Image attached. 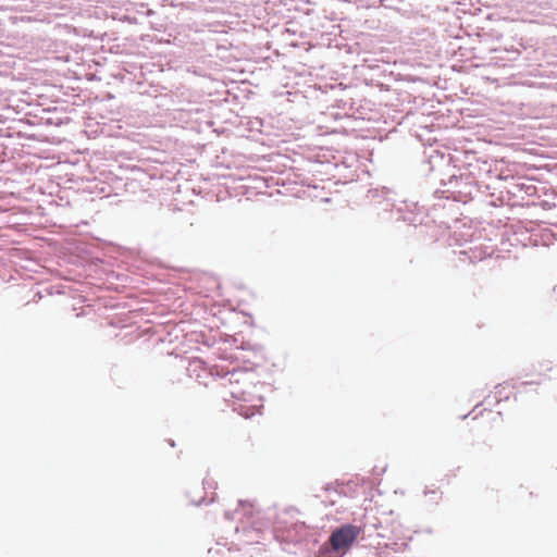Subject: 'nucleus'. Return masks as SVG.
<instances>
[{
  "mask_svg": "<svg viewBox=\"0 0 557 557\" xmlns=\"http://www.w3.org/2000/svg\"><path fill=\"white\" fill-rule=\"evenodd\" d=\"M486 419L491 422H500L502 421V416H500V412H495V411H492V410H487L486 411Z\"/></svg>",
  "mask_w": 557,
  "mask_h": 557,
  "instance_id": "7ed1b4c3",
  "label": "nucleus"
},
{
  "mask_svg": "<svg viewBox=\"0 0 557 557\" xmlns=\"http://www.w3.org/2000/svg\"><path fill=\"white\" fill-rule=\"evenodd\" d=\"M358 535L359 528L346 524L332 533L330 544L334 550L345 549L351 546Z\"/></svg>",
  "mask_w": 557,
  "mask_h": 557,
  "instance_id": "f257e3e1",
  "label": "nucleus"
},
{
  "mask_svg": "<svg viewBox=\"0 0 557 557\" xmlns=\"http://www.w3.org/2000/svg\"><path fill=\"white\" fill-rule=\"evenodd\" d=\"M203 486H205V490H209L210 491V495L200 498L196 503L200 504V503L205 502L206 499H208V502L212 503L214 500V494H215L214 491L216 488V483L214 482L213 479L206 478L203 480Z\"/></svg>",
  "mask_w": 557,
  "mask_h": 557,
  "instance_id": "f03ea898",
  "label": "nucleus"
}]
</instances>
